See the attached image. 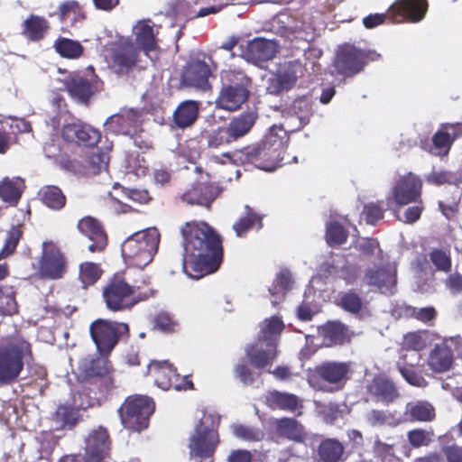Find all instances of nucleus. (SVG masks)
Listing matches in <instances>:
<instances>
[{"label":"nucleus","mask_w":462,"mask_h":462,"mask_svg":"<svg viewBox=\"0 0 462 462\" xmlns=\"http://www.w3.org/2000/svg\"><path fill=\"white\" fill-rule=\"evenodd\" d=\"M184 272L193 279L217 272L223 260L220 235L207 222L191 220L180 227Z\"/></svg>","instance_id":"f257e3e1"},{"label":"nucleus","mask_w":462,"mask_h":462,"mask_svg":"<svg viewBox=\"0 0 462 462\" xmlns=\"http://www.w3.org/2000/svg\"><path fill=\"white\" fill-rule=\"evenodd\" d=\"M34 358L32 346L20 332L0 338V387L18 381L25 363Z\"/></svg>","instance_id":"f03ea898"},{"label":"nucleus","mask_w":462,"mask_h":462,"mask_svg":"<svg viewBox=\"0 0 462 462\" xmlns=\"http://www.w3.org/2000/svg\"><path fill=\"white\" fill-rule=\"evenodd\" d=\"M220 420L204 413L189 437V457L193 462H215V454L220 444L218 433Z\"/></svg>","instance_id":"7ed1b4c3"},{"label":"nucleus","mask_w":462,"mask_h":462,"mask_svg":"<svg viewBox=\"0 0 462 462\" xmlns=\"http://www.w3.org/2000/svg\"><path fill=\"white\" fill-rule=\"evenodd\" d=\"M23 235V226H12L6 232L3 247L0 250V261L13 255ZM10 274V266L0 263V316H13L18 313L19 305L16 300V291L13 285L2 282Z\"/></svg>","instance_id":"20e7f679"},{"label":"nucleus","mask_w":462,"mask_h":462,"mask_svg":"<svg viewBox=\"0 0 462 462\" xmlns=\"http://www.w3.org/2000/svg\"><path fill=\"white\" fill-rule=\"evenodd\" d=\"M159 244L160 234L156 228L138 231L122 244V256L129 265L143 269L152 261Z\"/></svg>","instance_id":"39448f33"},{"label":"nucleus","mask_w":462,"mask_h":462,"mask_svg":"<svg viewBox=\"0 0 462 462\" xmlns=\"http://www.w3.org/2000/svg\"><path fill=\"white\" fill-rule=\"evenodd\" d=\"M102 298L107 310L123 312L132 310L140 301L146 300L149 294L137 293L136 287L126 281L124 273H116L103 287Z\"/></svg>","instance_id":"423d86ee"},{"label":"nucleus","mask_w":462,"mask_h":462,"mask_svg":"<svg viewBox=\"0 0 462 462\" xmlns=\"http://www.w3.org/2000/svg\"><path fill=\"white\" fill-rule=\"evenodd\" d=\"M221 82L217 106L226 111L239 109L249 98L251 79L242 70L229 69L221 72Z\"/></svg>","instance_id":"0eeeda50"},{"label":"nucleus","mask_w":462,"mask_h":462,"mask_svg":"<svg viewBox=\"0 0 462 462\" xmlns=\"http://www.w3.org/2000/svg\"><path fill=\"white\" fill-rule=\"evenodd\" d=\"M89 334L97 354L103 357H108L119 342L127 341L131 335L128 323L106 319L92 321Z\"/></svg>","instance_id":"6e6552de"},{"label":"nucleus","mask_w":462,"mask_h":462,"mask_svg":"<svg viewBox=\"0 0 462 462\" xmlns=\"http://www.w3.org/2000/svg\"><path fill=\"white\" fill-rule=\"evenodd\" d=\"M380 54L371 50H362L355 45L345 43L337 47L332 62L337 75L352 78L364 70L370 61H375Z\"/></svg>","instance_id":"1a4fd4ad"},{"label":"nucleus","mask_w":462,"mask_h":462,"mask_svg":"<svg viewBox=\"0 0 462 462\" xmlns=\"http://www.w3.org/2000/svg\"><path fill=\"white\" fill-rule=\"evenodd\" d=\"M277 145L274 144L276 147L271 148L262 140L260 143L236 150L232 155L225 153L224 156L233 158L236 162L243 165L254 164L261 170L273 171L280 166L282 160V157L277 153Z\"/></svg>","instance_id":"9d476101"},{"label":"nucleus","mask_w":462,"mask_h":462,"mask_svg":"<svg viewBox=\"0 0 462 462\" xmlns=\"http://www.w3.org/2000/svg\"><path fill=\"white\" fill-rule=\"evenodd\" d=\"M155 403L144 395H133L125 399L118 412L125 428L141 431L149 425V419L154 412Z\"/></svg>","instance_id":"9b49d317"},{"label":"nucleus","mask_w":462,"mask_h":462,"mask_svg":"<svg viewBox=\"0 0 462 462\" xmlns=\"http://www.w3.org/2000/svg\"><path fill=\"white\" fill-rule=\"evenodd\" d=\"M68 272V260L61 249L52 241L42 244L38 261L37 276L45 281L62 279Z\"/></svg>","instance_id":"f8f14e48"},{"label":"nucleus","mask_w":462,"mask_h":462,"mask_svg":"<svg viewBox=\"0 0 462 462\" xmlns=\"http://www.w3.org/2000/svg\"><path fill=\"white\" fill-rule=\"evenodd\" d=\"M146 375L154 379L155 384L162 390L174 389L191 390L194 384L188 377H183L180 383V377L176 369L169 361L152 360L147 366Z\"/></svg>","instance_id":"ddd939ff"},{"label":"nucleus","mask_w":462,"mask_h":462,"mask_svg":"<svg viewBox=\"0 0 462 462\" xmlns=\"http://www.w3.org/2000/svg\"><path fill=\"white\" fill-rule=\"evenodd\" d=\"M139 51L133 40L121 37L111 46L112 67L118 75H127L137 65Z\"/></svg>","instance_id":"4468645a"},{"label":"nucleus","mask_w":462,"mask_h":462,"mask_svg":"<svg viewBox=\"0 0 462 462\" xmlns=\"http://www.w3.org/2000/svg\"><path fill=\"white\" fill-rule=\"evenodd\" d=\"M428 9V0H395L389 6L390 23H420L425 18Z\"/></svg>","instance_id":"2eb2a0df"},{"label":"nucleus","mask_w":462,"mask_h":462,"mask_svg":"<svg viewBox=\"0 0 462 462\" xmlns=\"http://www.w3.org/2000/svg\"><path fill=\"white\" fill-rule=\"evenodd\" d=\"M366 394L374 403L388 406L400 398L394 381L383 373L376 374L365 386Z\"/></svg>","instance_id":"dca6fc26"},{"label":"nucleus","mask_w":462,"mask_h":462,"mask_svg":"<svg viewBox=\"0 0 462 462\" xmlns=\"http://www.w3.org/2000/svg\"><path fill=\"white\" fill-rule=\"evenodd\" d=\"M61 136L67 143L94 147L100 142L101 132L85 122L77 120L62 126Z\"/></svg>","instance_id":"f3484780"},{"label":"nucleus","mask_w":462,"mask_h":462,"mask_svg":"<svg viewBox=\"0 0 462 462\" xmlns=\"http://www.w3.org/2000/svg\"><path fill=\"white\" fill-rule=\"evenodd\" d=\"M422 181L415 174L409 172L400 177L392 189V199L397 206L417 202L420 199Z\"/></svg>","instance_id":"a211bd4d"},{"label":"nucleus","mask_w":462,"mask_h":462,"mask_svg":"<svg viewBox=\"0 0 462 462\" xmlns=\"http://www.w3.org/2000/svg\"><path fill=\"white\" fill-rule=\"evenodd\" d=\"M65 90L77 103L88 106L90 98L97 92V79L73 73L64 79Z\"/></svg>","instance_id":"6ab92c4d"},{"label":"nucleus","mask_w":462,"mask_h":462,"mask_svg":"<svg viewBox=\"0 0 462 462\" xmlns=\"http://www.w3.org/2000/svg\"><path fill=\"white\" fill-rule=\"evenodd\" d=\"M79 232L88 238L91 244L88 249L91 253H100L107 245V235L103 224L92 216H86L80 218L77 224Z\"/></svg>","instance_id":"aec40b11"},{"label":"nucleus","mask_w":462,"mask_h":462,"mask_svg":"<svg viewBox=\"0 0 462 462\" xmlns=\"http://www.w3.org/2000/svg\"><path fill=\"white\" fill-rule=\"evenodd\" d=\"M350 371L349 363L327 361L315 367L313 376L334 385L335 390H340L348 380Z\"/></svg>","instance_id":"412c9836"},{"label":"nucleus","mask_w":462,"mask_h":462,"mask_svg":"<svg viewBox=\"0 0 462 462\" xmlns=\"http://www.w3.org/2000/svg\"><path fill=\"white\" fill-rule=\"evenodd\" d=\"M109 434L106 428L94 430L86 440L84 462H102L110 449Z\"/></svg>","instance_id":"4be33fe9"},{"label":"nucleus","mask_w":462,"mask_h":462,"mask_svg":"<svg viewBox=\"0 0 462 462\" xmlns=\"http://www.w3.org/2000/svg\"><path fill=\"white\" fill-rule=\"evenodd\" d=\"M211 75V69L205 61L193 60L184 67L180 76V82L186 87L207 90L210 88L208 79Z\"/></svg>","instance_id":"5701e85b"},{"label":"nucleus","mask_w":462,"mask_h":462,"mask_svg":"<svg viewBox=\"0 0 462 462\" xmlns=\"http://www.w3.org/2000/svg\"><path fill=\"white\" fill-rule=\"evenodd\" d=\"M297 79V65L292 62L285 63L269 79L267 93L279 96L284 91H289L296 85Z\"/></svg>","instance_id":"b1692460"},{"label":"nucleus","mask_w":462,"mask_h":462,"mask_svg":"<svg viewBox=\"0 0 462 462\" xmlns=\"http://www.w3.org/2000/svg\"><path fill=\"white\" fill-rule=\"evenodd\" d=\"M277 342L258 341L248 345L245 348V357L251 365L256 369H263L273 363L277 356Z\"/></svg>","instance_id":"393cba45"},{"label":"nucleus","mask_w":462,"mask_h":462,"mask_svg":"<svg viewBox=\"0 0 462 462\" xmlns=\"http://www.w3.org/2000/svg\"><path fill=\"white\" fill-rule=\"evenodd\" d=\"M220 190L217 186L208 182H198L181 195V200L189 205L203 206L209 209Z\"/></svg>","instance_id":"a878e982"},{"label":"nucleus","mask_w":462,"mask_h":462,"mask_svg":"<svg viewBox=\"0 0 462 462\" xmlns=\"http://www.w3.org/2000/svg\"><path fill=\"white\" fill-rule=\"evenodd\" d=\"M366 285L377 289L381 293H393L396 285V272L387 267L369 268L365 272Z\"/></svg>","instance_id":"bb28decb"},{"label":"nucleus","mask_w":462,"mask_h":462,"mask_svg":"<svg viewBox=\"0 0 462 462\" xmlns=\"http://www.w3.org/2000/svg\"><path fill=\"white\" fill-rule=\"evenodd\" d=\"M154 23L150 19L138 21L133 27L134 44L140 51L149 54L158 48Z\"/></svg>","instance_id":"cd10ccee"},{"label":"nucleus","mask_w":462,"mask_h":462,"mask_svg":"<svg viewBox=\"0 0 462 462\" xmlns=\"http://www.w3.org/2000/svg\"><path fill=\"white\" fill-rule=\"evenodd\" d=\"M107 162V153L98 150L97 152H91L87 155L84 165L77 160H69L67 162V167L69 170L79 174L97 175L102 169L106 167Z\"/></svg>","instance_id":"c85d7f7f"},{"label":"nucleus","mask_w":462,"mask_h":462,"mask_svg":"<svg viewBox=\"0 0 462 462\" xmlns=\"http://www.w3.org/2000/svg\"><path fill=\"white\" fill-rule=\"evenodd\" d=\"M139 123V114L133 109L111 116L106 121L108 130L116 134H130L135 132Z\"/></svg>","instance_id":"c756f323"},{"label":"nucleus","mask_w":462,"mask_h":462,"mask_svg":"<svg viewBox=\"0 0 462 462\" xmlns=\"http://www.w3.org/2000/svg\"><path fill=\"white\" fill-rule=\"evenodd\" d=\"M264 404L271 410H281L295 412L301 408L300 398L293 393L273 390L267 392L264 396Z\"/></svg>","instance_id":"7c9ffc66"},{"label":"nucleus","mask_w":462,"mask_h":462,"mask_svg":"<svg viewBox=\"0 0 462 462\" xmlns=\"http://www.w3.org/2000/svg\"><path fill=\"white\" fill-rule=\"evenodd\" d=\"M50 28V23L45 17L30 14L22 23L21 33L28 42H39L45 38Z\"/></svg>","instance_id":"2f4dec72"},{"label":"nucleus","mask_w":462,"mask_h":462,"mask_svg":"<svg viewBox=\"0 0 462 462\" xmlns=\"http://www.w3.org/2000/svg\"><path fill=\"white\" fill-rule=\"evenodd\" d=\"M200 103L195 100L180 102L172 115L174 125L180 129H185L195 124L199 118Z\"/></svg>","instance_id":"473e14b6"},{"label":"nucleus","mask_w":462,"mask_h":462,"mask_svg":"<svg viewBox=\"0 0 462 462\" xmlns=\"http://www.w3.org/2000/svg\"><path fill=\"white\" fill-rule=\"evenodd\" d=\"M279 51V45L275 41L263 38H255L248 43L247 55L254 61H268L273 59Z\"/></svg>","instance_id":"72a5a7b5"},{"label":"nucleus","mask_w":462,"mask_h":462,"mask_svg":"<svg viewBox=\"0 0 462 462\" xmlns=\"http://www.w3.org/2000/svg\"><path fill=\"white\" fill-rule=\"evenodd\" d=\"M321 335L330 345L349 343L355 336L349 328L339 320L328 321L321 328Z\"/></svg>","instance_id":"f704fd0d"},{"label":"nucleus","mask_w":462,"mask_h":462,"mask_svg":"<svg viewBox=\"0 0 462 462\" xmlns=\"http://www.w3.org/2000/svg\"><path fill=\"white\" fill-rule=\"evenodd\" d=\"M258 118L256 111H245L230 119L226 128L234 142L246 135Z\"/></svg>","instance_id":"c9c22d12"},{"label":"nucleus","mask_w":462,"mask_h":462,"mask_svg":"<svg viewBox=\"0 0 462 462\" xmlns=\"http://www.w3.org/2000/svg\"><path fill=\"white\" fill-rule=\"evenodd\" d=\"M24 180L20 177H5L0 181V199L11 207L18 205L23 190Z\"/></svg>","instance_id":"e433bc0d"},{"label":"nucleus","mask_w":462,"mask_h":462,"mask_svg":"<svg viewBox=\"0 0 462 462\" xmlns=\"http://www.w3.org/2000/svg\"><path fill=\"white\" fill-rule=\"evenodd\" d=\"M454 357L451 348L445 345H436L431 350L428 365L430 368L436 373H444L448 371L453 365Z\"/></svg>","instance_id":"4c0bfd02"},{"label":"nucleus","mask_w":462,"mask_h":462,"mask_svg":"<svg viewBox=\"0 0 462 462\" xmlns=\"http://www.w3.org/2000/svg\"><path fill=\"white\" fill-rule=\"evenodd\" d=\"M345 447L336 439H323L317 448L318 462H344Z\"/></svg>","instance_id":"58836bf2"},{"label":"nucleus","mask_w":462,"mask_h":462,"mask_svg":"<svg viewBox=\"0 0 462 462\" xmlns=\"http://www.w3.org/2000/svg\"><path fill=\"white\" fill-rule=\"evenodd\" d=\"M263 216L255 212L251 207H245V215L240 217L233 225L236 236L245 237L247 233L255 228L260 230L263 226Z\"/></svg>","instance_id":"ea45409f"},{"label":"nucleus","mask_w":462,"mask_h":462,"mask_svg":"<svg viewBox=\"0 0 462 462\" xmlns=\"http://www.w3.org/2000/svg\"><path fill=\"white\" fill-rule=\"evenodd\" d=\"M396 439L397 437L390 436L387 438L390 442H385L379 436L374 437L372 450L379 462H403L395 452L396 443L394 440Z\"/></svg>","instance_id":"a19ab883"},{"label":"nucleus","mask_w":462,"mask_h":462,"mask_svg":"<svg viewBox=\"0 0 462 462\" xmlns=\"http://www.w3.org/2000/svg\"><path fill=\"white\" fill-rule=\"evenodd\" d=\"M80 368L86 377H103L109 374L110 363L107 357L98 355L97 356L86 357L82 361Z\"/></svg>","instance_id":"79ce46f5"},{"label":"nucleus","mask_w":462,"mask_h":462,"mask_svg":"<svg viewBox=\"0 0 462 462\" xmlns=\"http://www.w3.org/2000/svg\"><path fill=\"white\" fill-rule=\"evenodd\" d=\"M38 194L42 204L52 210H60L66 206L67 198L58 186H44Z\"/></svg>","instance_id":"37998d69"},{"label":"nucleus","mask_w":462,"mask_h":462,"mask_svg":"<svg viewBox=\"0 0 462 462\" xmlns=\"http://www.w3.org/2000/svg\"><path fill=\"white\" fill-rule=\"evenodd\" d=\"M55 51L62 58L77 60L84 53V47L79 42L60 36L53 42Z\"/></svg>","instance_id":"c03bdc74"},{"label":"nucleus","mask_w":462,"mask_h":462,"mask_svg":"<svg viewBox=\"0 0 462 462\" xmlns=\"http://www.w3.org/2000/svg\"><path fill=\"white\" fill-rule=\"evenodd\" d=\"M276 431L280 436L296 442L304 439L303 427L293 418L283 417L277 420Z\"/></svg>","instance_id":"a18cd8bd"},{"label":"nucleus","mask_w":462,"mask_h":462,"mask_svg":"<svg viewBox=\"0 0 462 462\" xmlns=\"http://www.w3.org/2000/svg\"><path fill=\"white\" fill-rule=\"evenodd\" d=\"M56 14L61 23L70 20L71 25L82 23L86 18L83 8L76 0H68L61 3L56 12Z\"/></svg>","instance_id":"49530a36"},{"label":"nucleus","mask_w":462,"mask_h":462,"mask_svg":"<svg viewBox=\"0 0 462 462\" xmlns=\"http://www.w3.org/2000/svg\"><path fill=\"white\" fill-rule=\"evenodd\" d=\"M30 125L23 121H14L10 125L11 131H6L5 128H0V155L5 154L11 146L17 143L16 134L14 129L18 132H26L30 130Z\"/></svg>","instance_id":"de8ad7c7"},{"label":"nucleus","mask_w":462,"mask_h":462,"mask_svg":"<svg viewBox=\"0 0 462 462\" xmlns=\"http://www.w3.org/2000/svg\"><path fill=\"white\" fill-rule=\"evenodd\" d=\"M406 412L412 421H431L436 417L434 407L430 402L423 401L407 403Z\"/></svg>","instance_id":"09e8293b"},{"label":"nucleus","mask_w":462,"mask_h":462,"mask_svg":"<svg viewBox=\"0 0 462 462\" xmlns=\"http://www.w3.org/2000/svg\"><path fill=\"white\" fill-rule=\"evenodd\" d=\"M202 137L207 142V146L211 149H218L234 143L226 126H218L216 129L205 131Z\"/></svg>","instance_id":"8fccbe9b"},{"label":"nucleus","mask_w":462,"mask_h":462,"mask_svg":"<svg viewBox=\"0 0 462 462\" xmlns=\"http://www.w3.org/2000/svg\"><path fill=\"white\" fill-rule=\"evenodd\" d=\"M104 271L98 263L84 262L79 267V279L84 288L94 285L103 275Z\"/></svg>","instance_id":"3c124183"},{"label":"nucleus","mask_w":462,"mask_h":462,"mask_svg":"<svg viewBox=\"0 0 462 462\" xmlns=\"http://www.w3.org/2000/svg\"><path fill=\"white\" fill-rule=\"evenodd\" d=\"M326 241L329 246L341 245L348 238V231L338 221L333 220L326 226Z\"/></svg>","instance_id":"603ef678"},{"label":"nucleus","mask_w":462,"mask_h":462,"mask_svg":"<svg viewBox=\"0 0 462 462\" xmlns=\"http://www.w3.org/2000/svg\"><path fill=\"white\" fill-rule=\"evenodd\" d=\"M153 328L163 333L171 334L180 330V323L173 315L162 310L153 318Z\"/></svg>","instance_id":"864d4df0"},{"label":"nucleus","mask_w":462,"mask_h":462,"mask_svg":"<svg viewBox=\"0 0 462 462\" xmlns=\"http://www.w3.org/2000/svg\"><path fill=\"white\" fill-rule=\"evenodd\" d=\"M338 306L351 314H358L363 309V299L356 292L348 291L340 295Z\"/></svg>","instance_id":"5fc2aeb1"},{"label":"nucleus","mask_w":462,"mask_h":462,"mask_svg":"<svg viewBox=\"0 0 462 462\" xmlns=\"http://www.w3.org/2000/svg\"><path fill=\"white\" fill-rule=\"evenodd\" d=\"M433 147L430 150L435 155H447L453 143V139L448 132L438 131L432 137Z\"/></svg>","instance_id":"6e6d98bb"},{"label":"nucleus","mask_w":462,"mask_h":462,"mask_svg":"<svg viewBox=\"0 0 462 462\" xmlns=\"http://www.w3.org/2000/svg\"><path fill=\"white\" fill-rule=\"evenodd\" d=\"M55 420L60 422L62 427H74L78 421V411L70 404H60L55 411Z\"/></svg>","instance_id":"4d7b16f0"},{"label":"nucleus","mask_w":462,"mask_h":462,"mask_svg":"<svg viewBox=\"0 0 462 462\" xmlns=\"http://www.w3.org/2000/svg\"><path fill=\"white\" fill-rule=\"evenodd\" d=\"M285 138L286 130L281 125H273L263 141L265 143H268L271 148H274V144H279L277 145V153L282 156V152L284 149Z\"/></svg>","instance_id":"13d9d810"},{"label":"nucleus","mask_w":462,"mask_h":462,"mask_svg":"<svg viewBox=\"0 0 462 462\" xmlns=\"http://www.w3.org/2000/svg\"><path fill=\"white\" fill-rule=\"evenodd\" d=\"M284 324L282 320L277 317H272L268 320H266L265 328H263V342H269V341H274L276 342V339H273V337H276L280 335V333L283 330Z\"/></svg>","instance_id":"bf43d9fd"},{"label":"nucleus","mask_w":462,"mask_h":462,"mask_svg":"<svg viewBox=\"0 0 462 462\" xmlns=\"http://www.w3.org/2000/svg\"><path fill=\"white\" fill-rule=\"evenodd\" d=\"M430 261L436 269L448 273L451 270V258L448 254L441 249H433L430 254Z\"/></svg>","instance_id":"052dcab7"},{"label":"nucleus","mask_w":462,"mask_h":462,"mask_svg":"<svg viewBox=\"0 0 462 462\" xmlns=\"http://www.w3.org/2000/svg\"><path fill=\"white\" fill-rule=\"evenodd\" d=\"M365 218L367 224L376 225L384 216V208L381 202L369 203L364 208Z\"/></svg>","instance_id":"680f3d73"},{"label":"nucleus","mask_w":462,"mask_h":462,"mask_svg":"<svg viewBox=\"0 0 462 462\" xmlns=\"http://www.w3.org/2000/svg\"><path fill=\"white\" fill-rule=\"evenodd\" d=\"M234 373L236 377L245 385L252 384L254 382L253 372L244 358L236 365Z\"/></svg>","instance_id":"e2e57ef3"},{"label":"nucleus","mask_w":462,"mask_h":462,"mask_svg":"<svg viewBox=\"0 0 462 462\" xmlns=\"http://www.w3.org/2000/svg\"><path fill=\"white\" fill-rule=\"evenodd\" d=\"M407 438L410 445L414 448L427 446L430 442L428 432L423 429H414L408 431Z\"/></svg>","instance_id":"0e129e2a"},{"label":"nucleus","mask_w":462,"mask_h":462,"mask_svg":"<svg viewBox=\"0 0 462 462\" xmlns=\"http://www.w3.org/2000/svg\"><path fill=\"white\" fill-rule=\"evenodd\" d=\"M399 372L405 379V381L411 385L416 387H425L428 384L425 378L412 368L403 366L399 367Z\"/></svg>","instance_id":"69168bd1"},{"label":"nucleus","mask_w":462,"mask_h":462,"mask_svg":"<svg viewBox=\"0 0 462 462\" xmlns=\"http://www.w3.org/2000/svg\"><path fill=\"white\" fill-rule=\"evenodd\" d=\"M390 413L386 411L372 409L366 414V421L372 427H381L387 424Z\"/></svg>","instance_id":"338daca9"},{"label":"nucleus","mask_w":462,"mask_h":462,"mask_svg":"<svg viewBox=\"0 0 462 462\" xmlns=\"http://www.w3.org/2000/svg\"><path fill=\"white\" fill-rule=\"evenodd\" d=\"M293 279L291 272L288 269H282L276 275L273 282V289H279L282 291H286L291 289Z\"/></svg>","instance_id":"774afa93"}]
</instances>
